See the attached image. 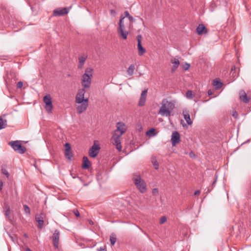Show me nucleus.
I'll use <instances>...</instances> for the list:
<instances>
[{
	"mask_svg": "<svg viewBox=\"0 0 251 251\" xmlns=\"http://www.w3.org/2000/svg\"><path fill=\"white\" fill-rule=\"evenodd\" d=\"M175 108V101L164 99L162 100L158 114L162 116L170 117Z\"/></svg>",
	"mask_w": 251,
	"mask_h": 251,
	"instance_id": "obj_1",
	"label": "nucleus"
},
{
	"mask_svg": "<svg viewBox=\"0 0 251 251\" xmlns=\"http://www.w3.org/2000/svg\"><path fill=\"white\" fill-rule=\"evenodd\" d=\"M125 17H121L117 31L119 37L124 40H126L129 32L128 30H126V28L130 27V23L128 25L125 23Z\"/></svg>",
	"mask_w": 251,
	"mask_h": 251,
	"instance_id": "obj_2",
	"label": "nucleus"
},
{
	"mask_svg": "<svg viewBox=\"0 0 251 251\" xmlns=\"http://www.w3.org/2000/svg\"><path fill=\"white\" fill-rule=\"evenodd\" d=\"M93 76V69L87 68L85 73L82 76L81 84L83 88L89 89L91 84V78Z\"/></svg>",
	"mask_w": 251,
	"mask_h": 251,
	"instance_id": "obj_3",
	"label": "nucleus"
},
{
	"mask_svg": "<svg viewBox=\"0 0 251 251\" xmlns=\"http://www.w3.org/2000/svg\"><path fill=\"white\" fill-rule=\"evenodd\" d=\"M133 181L138 190L141 193H144L147 190V185L145 181L141 179L140 175H134Z\"/></svg>",
	"mask_w": 251,
	"mask_h": 251,
	"instance_id": "obj_4",
	"label": "nucleus"
},
{
	"mask_svg": "<svg viewBox=\"0 0 251 251\" xmlns=\"http://www.w3.org/2000/svg\"><path fill=\"white\" fill-rule=\"evenodd\" d=\"M9 145L16 151L20 153H24L26 151V148L22 146L19 141H11L9 142Z\"/></svg>",
	"mask_w": 251,
	"mask_h": 251,
	"instance_id": "obj_5",
	"label": "nucleus"
},
{
	"mask_svg": "<svg viewBox=\"0 0 251 251\" xmlns=\"http://www.w3.org/2000/svg\"><path fill=\"white\" fill-rule=\"evenodd\" d=\"M43 101L45 103V108L46 111L50 113L52 112L53 105L52 104L51 98L50 95H47L43 98Z\"/></svg>",
	"mask_w": 251,
	"mask_h": 251,
	"instance_id": "obj_6",
	"label": "nucleus"
},
{
	"mask_svg": "<svg viewBox=\"0 0 251 251\" xmlns=\"http://www.w3.org/2000/svg\"><path fill=\"white\" fill-rule=\"evenodd\" d=\"M122 136H120L117 133H115L112 137V143L114 145L116 146V148L118 151H121L122 149V146L121 143L120 137Z\"/></svg>",
	"mask_w": 251,
	"mask_h": 251,
	"instance_id": "obj_7",
	"label": "nucleus"
},
{
	"mask_svg": "<svg viewBox=\"0 0 251 251\" xmlns=\"http://www.w3.org/2000/svg\"><path fill=\"white\" fill-rule=\"evenodd\" d=\"M86 88H83L78 90L76 97H75V102L77 103H80L83 101L85 100L84 99V95L86 92Z\"/></svg>",
	"mask_w": 251,
	"mask_h": 251,
	"instance_id": "obj_8",
	"label": "nucleus"
},
{
	"mask_svg": "<svg viewBox=\"0 0 251 251\" xmlns=\"http://www.w3.org/2000/svg\"><path fill=\"white\" fill-rule=\"evenodd\" d=\"M136 39L138 42L137 49L138 54L140 56H142L146 52V50L142 47V36L141 35H138L136 37Z\"/></svg>",
	"mask_w": 251,
	"mask_h": 251,
	"instance_id": "obj_9",
	"label": "nucleus"
},
{
	"mask_svg": "<svg viewBox=\"0 0 251 251\" xmlns=\"http://www.w3.org/2000/svg\"><path fill=\"white\" fill-rule=\"evenodd\" d=\"M46 217V215L44 213L40 214H37L35 216L36 221L38 223V227L39 229H42L43 227L44 220Z\"/></svg>",
	"mask_w": 251,
	"mask_h": 251,
	"instance_id": "obj_10",
	"label": "nucleus"
},
{
	"mask_svg": "<svg viewBox=\"0 0 251 251\" xmlns=\"http://www.w3.org/2000/svg\"><path fill=\"white\" fill-rule=\"evenodd\" d=\"M89 100L88 98L85 99V100L81 102L79 105L77 106L76 109L79 114H81L85 111L88 106Z\"/></svg>",
	"mask_w": 251,
	"mask_h": 251,
	"instance_id": "obj_11",
	"label": "nucleus"
},
{
	"mask_svg": "<svg viewBox=\"0 0 251 251\" xmlns=\"http://www.w3.org/2000/svg\"><path fill=\"white\" fill-rule=\"evenodd\" d=\"M172 145L173 147L176 146V144L180 141V134L177 131L173 132L171 137Z\"/></svg>",
	"mask_w": 251,
	"mask_h": 251,
	"instance_id": "obj_12",
	"label": "nucleus"
},
{
	"mask_svg": "<svg viewBox=\"0 0 251 251\" xmlns=\"http://www.w3.org/2000/svg\"><path fill=\"white\" fill-rule=\"evenodd\" d=\"M68 12L69 9L66 7L62 8H58L53 10V14L55 16H60L66 15Z\"/></svg>",
	"mask_w": 251,
	"mask_h": 251,
	"instance_id": "obj_13",
	"label": "nucleus"
},
{
	"mask_svg": "<svg viewBox=\"0 0 251 251\" xmlns=\"http://www.w3.org/2000/svg\"><path fill=\"white\" fill-rule=\"evenodd\" d=\"M60 238V232L58 230L56 229L52 236V240L53 242V246L55 249H57L59 247V241Z\"/></svg>",
	"mask_w": 251,
	"mask_h": 251,
	"instance_id": "obj_14",
	"label": "nucleus"
},
{
	"mask_svg": "<svg viewBox=\"0 0 251 251\" xmlns=\"http://www.w3.org/2000/svg\"><path fill=\"white\" fill-rule=\"evenodd\" d=\"M126 130L125 124L122 122H118L117 124V129L115 133H118L120 136H122Z\"/></svg>",
	"mask_w": 251,
	"mask_h": 251,
	"instance_id": "obj_15",
	"label": "nucleus"
},
{
	"mask_svg": "<svg viewBox=\"0 0 251 251\" xmlns=\"http://www.w3.org/2000/svg\"><path fill=\"white\" fill-rule=\"evenodd\" d=\"M100 147L99 146L94 145L91 147L89 151V155L91 157H95L99 153V151Z\"/></svg>",
	"mask_w": 251,
	"mask_h": 251,
	"instance_id": "obj_16",
	"label": "nucleus"
},
{
	"mask_svg": "<svg viewBox=\"0 0 251 251\" xmlns=\"http://www.w3.org/2000/svg\"><path fill=\"white\" fill-rule=\"evenodd\" d=\"M239 99L242 102L247 103L250 101L251 98L247 96L244 90H241L239 92Z\"/></svg>",
	"mask_w": 251,
	"mask_h": 251,
	"instance_id": "obj_17",
	"label": "nucleus"
},
{
	"mask_svg": "<svg viewBox=\"0 0 251 251\" xmlns=\"http://www.w3.org/2000/svg\"><path fill=\"white\" fill-rule=\"evenodd\" d=\"M147 93L148 89H145L144 91H142L138 102L139 106H142L145 105L146 100Z\"/></svg>",
	"mask_w": 251,
	"mask_h": 251,
	"instance_id": "obj_18",
	"label": "nucleus"
},
{
	"mask_svg": "<svg viewBox=\"0 0 251 251\" xmlns=\"http://www.w3.org/2000/svg\"><path fill=\"white\" fill-rule=\"evenodd\" d=\"M196 31L198 35H201L202 34H206L208 32L207 29L202 24H200L196 28Z\"/></svg>",
	"mask_w": 251,
	"mask_h": 251,
	"instance_id": "obj_19",
	"label": "nucleus"
},
{
	"mask_svg": "<svg viewBox=\"0 0 251 251\" xmlns=\"http://www.w3.org/2000/svg\"><path fill=\"white\" fill-rule=\"evenodd\" d=\"M91 163L87 156H83L82 158V168L83 169H88L91 167Z\"/></svg>",
	"mask_w": 251,
	"mask_h": 251,
	"instance_id": "obj_20",
	"label": "nucleus"
},
{
	"mask_svg": "<svg viewBox=\"0 0 251 251\" xmlns=\"http://www.w3.org/2000/svg\"><path fill=\"white\" fill-rule=\"evenodd\" d=\"M171 62L173 64V66L171 69V72L172 73H174L175 71H176L177 68L179 65L180 62L178 59H176V58H174L171 59Z\"/></svg>",
	"mask_w": 251,
	"mask_h": 251,
	"instance_id": "obj_21",
	"label": "nucleus"
},
{
	"mask_svg": "<svg viewBox=\"0 0 251 251\" xmlns=\"http://www.w3.org/2000/svg\"><path fill=\"white\" fill-rule=\"evenodd\" d=\"M87 58V56L85 54H83L78 57L79 63L78 65V68L79 69H81L82 68Z\"/></svg>",
	"mask_w": 251,
	"mask_h": 251,
	"instance_id": "obj_22",
	"label": "nucleus"
},
{
	"mask_svg": "<svg viewBox=\"0 0 251 251\" xmlns=\"http://www.w3.org/2000/svg\"><path fill=\"white\" fill-rule=\"evenodd\" d=\"M183 115L184 116V118L185 120L186 123L188 125H191L192 124V122L190 119V115L188 111L183 110Z\"/></svg>",
	"mask_w": 251,
	"mask_h": 251,
	"instance_id": "obj_23",
	"label": "nucleus"
},
{
	"mask_svg": "<svg viewBox=\"0 0 251 251\" xmlns=\"http://www.w3.org/2000/svg\"><path fill=\"white\" fill-rule=\"evenodd\" d=\"M4 215L9 220L11 221V217L10 216V208L9 206L8 205H5L4 206Z\"/></svg>",
	"mask_w": 251,
	"mask_h": 251,
	"instance_id": "obj_24",
	"label": "nucleus"
},
{
	"mask_svg": "<svg viewBox=\"0 0 251 251\" xmlns=\"http://www.w3.org/2000/svg\"><path fill=\"white\" fill-rule=\"evenodd\" d=\"M213 85L215 87L216 89H219L222 87L223 83L218 80L215 79L213 80Z\"/></svg>",
	"mask_w": 251,
	"mask_h": 251,
	"instance_id": "obj_25",
	"label": "nucleus"
},
{
	"mask_svg": "<svg viewBox=\"0 0 251 251\" xmlns=\"http://www.w3.org/2000/svg\"><path fill=\"white\" fill-rule=\"evenodd\" d=\"M135 70V66L133 64H131L128 70H127V73L129 76H132L133 75L134 71Z\"/></svg>",
	"mask_w": 251,
	"mask_h": 251,
	"instance_id": "obj_26",
	"label": "nucleus"
},
{
	"mask_svg": "<svg viewBox=\"0 0 251 251\" xmlns=\"http://www.w3.org/2000/svg\"><path fill=\"white\" fill-rule=\"evenodd\" d=\"M156 133L155 132V129L154 128H151L146 132V135L150 136H153L155 135Z\"/></svg>",
	"mask_w": 251,
	"mask_h": 251,
	"instance_id": "obj_27",
	"label": "nucleus"
},
{
	"mask_svg": "<svg viewBox=\"0 0 251 251\" xmlns=\"http://www.w3.org/2000/svg\"><path fill=\"white\" fill-rule=\"evenodd\" d=\"M116 241H117V238L116 237V235L114 233L111 234L110 236V241L111 244L112 246H113L116 242Z\"/></svg>",
	"mask_w": 251,
	"mask_h": 251,
	"instance_id": "obj_28",
	"label": "nucleus"
},
{
	"mask_svg": "<svg viewBox=\"0 0 251 251\" xmlns=\"http://www.w3.org/2000/svg\"><path fill=\"white\" fill-rule=\"evenodd\" d=\"M186 97L189 99H191L194 97L193 92L191 90H189L186 92Z\"/></svg>",
	"mask_w": 251,
	"mask_h": 251,
	"instance_id": "obj_29",
	"label": "nucleus"
},
{
	"mask_svg": "<svg viewBox=\"0 0 251 251\" xmlns=\"http://www.w3.org/2000/svg\"><path fill=\"white\" fill-rule=\"evenodd\" d=\"M24 208L25 213L28 215H30V209L26 204L24 205Z\"/></svg>",
	"mask_w": 251,
	"mask_h": 251,
	"instance_id": "obj_30",
	"label": "nucleus"
},
{
	"mask_svg": "<svg viewBox=\"0 0 251 251\" xmlns=\"http://www.w3.org/2000/svg\"><path fill=\"white\" fill-rule=\"evenodd\" d=\"M125 17H127L130 22H131L133 20V18L132 16L129 15V13L127 11H126L125 12Z\"/></svg>",
	"mask_w": 251,
	"mask_h": 251,
	"instance_id": "obj_31",
	"label": "nucleus"
},
{
	"mask_svg": "<svg viewBox=\"0 0 251 251\" xmlns=\"http://www.w3.org/2000/svg\"><path fill=\"white\" fill-rule=\"evenodd\" d=\"M152 162L153 163V165L154 166V167L155 169H158L159 167V164L157 163V160L155 159H153L152 160Z\"/></svg>",
	"mask_w": 251,
	"mask_h": 251,
	"instance_id": "obj_32",
	"label": "nucleus"
},
{
	"mask_svg": "<svg viewBox=\"0 0 251 251\" xmlns=\"http://www.w3.org/2000/svg\"><path fill=\"white\" fill-rule=\"evenodd\" d=\"M1 172L7 178L9 176V174L8 172V171L5 169L2 168L1 169Z\"/></svg>",
	"mask_w": 251,
	"mask_h": 251,
	"instance_id": "obj_33",
	"label": "nucleus"
},
{
	"mask_svg": "<svg viewBox=\"0 0 251 251\" xmlns=\"http://www.w3.org/2000/svg\"><path fill=\"white\" fill-rule=\"evenodd\" d=\"M167 221V218L166 216H162L160 219L159 223L160 224H163L165 223Z\"/></svg>",
	"mask_w": 251,
	"mask_h": 251,
	"instance_id": "obj_34",
	"label": "nucleus"
},
{
	"mask_svg": "<svg viewBox=\"0 0 251 251\" xmlns=\"http://www.w3.org/2000/svg\"><path fill=\"white\" fill-rule=\"evenodd\" d=\"M3 119L0 116V129L4 128Z\"/></svg>",
	"mask_w": 251,
	"mask_h": 251,
	"instance_id": "obj_35",
	"label": "nucleus"
},
{
	"mask_svg": "<svg viewBox=\"0 0 251 251\" xmlns=\"http://www.w3.org/2000/svg\"><path fill=\"white\" fill-rule=\"evenodd\" d=\"M65 151H70L71 150V146L70 145L69 143H66L65 144Z\"/></svg>",
	"mask_w": 251,
	"mask_h": 251,
	"instance_id": "obj_36",
	"label": "nucleus"
},
{
	"mask_svg": "<svg viewBox=\"0 0 251 251\" xmlns=\"http://www.w3.org/2000/svg\"><path fill=\"white\" fill-rule=\"evenodd\" d=\"M65 155L69 159H71V157H72V154H71V150L70 151H65Z\"/></svg>",
	"mask_w": 251,
	"mask_h": 251,
	"instance_id": "obj_37",
	"label": "nucleus"
},
{
	"mask_svg": "<svg viewBox=\"0 0 251 251\" xmlns=\"http://www.w3.org/2000/svg\"><path fill=\"white\" fill-rule=\"evenodd\" d=\"M152 194L154 196H156L158 194V190L157 188H153L152 190Z\"/></svg>",
	"mask_w": 251,
	"mask_h": 251,
	"instance_id": "obj_38",
	"label": "nucleus"
},
{
	"mask_svg": "<svg viewBox=\"0 0 251 251\" xmlns=\"http://www.w3.org/2000/svg\"><path fill=\"white\" fill-rule=\"evenodd\" d=\"M73 212H74V214L75 215V216L76 217H79V215H80V213H79V212L78 211V210L76 209H74L73 210Z\"/></svg>",
	"mask_w": 251,
	"mask_h": 251,
	"instance_id": "obj_39",
	"label": "nucleus"
},
{
	"mask_svg": "<svg viewBox=\"0 0 251 251\" xmlns=\"http://www.w3.org/2000/svg\"><path fill=\"white\" fill-rule=\"evenodd\" d=\"M23 85V83L22 81H19L18 82L17 84V88H22V86Z\"/></svg>",
	"mask_w": 251,
	"mask_h": 251,
	"instance_id": "obj_40",
	"label": "nucleus"
},
{
	"mask_svg": "<svg viewBox=\"0 0 251 251\" xmlns=\"http://www.w3.org/2000/svg\"><path fill=\"white\" fill-rule=\"evenodd\" d=\"M233 117H234L235 118H237L238 116V113L236 111H234L232 114Z\"/></svg>",
	"mask_w": 251,
	"mask_h": 251,
	"instance_id": "obj_41",
	"label": "nucleus"
},
{
	"mask_svg": "<svg viewBox=\"0 0 251 251\" xmlns=\"http://www.w3.org/2000/svg\"><path fill=\"white\" fill-rule=\"evenodd\" d=\"M186 66L184 67V70H187L189 69V68H190V64H188V63H186Z\"/></svg>",
	"mask_w": 251,
	"mask_h": 251,
	"instance_id": "obj_42",
	"label": "nucleus"
},
{
	"mask_svg": "<svg viewBox=\"0 0 251 251\" xmlns=\"http://www.w3.org/2000/svg\"><path fill=\"white\" fill-rule=\"evenodd\" d=\"M3 181L2 180H0V191H1L2 189V187H3Z\"/></svg>",
	"mask_w": 251,
	"mask_h": 251,
	"instance_id": "obj_43",
	"label": "nucleus"
},
{
	"mask_svg": "<svg viewBox=\"0 0 251 251\" xmlns=\"http://www.w3.org/2000/svg\"><path fill=\"white\" fill-rule=\"evenodd\" d=\"M200 194V190H197L194 193V195H198Z\"/></svg>",
	"mask_w": 251,
	"mask_h": 251,
	"instance_id": "obj_44",
	"label": "nucleus"
},
{
	"mask_svg": "<svg viewBox=\"0 0 251 251\" xmlns=\"http://www.w3.org/2000/svg\"><path fill=\"white\" fill-rule=\"evenodd\" d=\"M208 95H209V96L212 95L213 94V92H212V90H208Z\"/></svg>",
	"mask_w": 251,
	"mask_h": 251,
	"instance_id": "obj_45",
	"label": "nucleus"
},
{
	"mask_svg": "<svg viewBox=\"0 0 251 251\" xmlns=\"http://www.w3.org/2000/svg\"><path fill=\"white\" fill-rule=\"evenodd\" d=\"M104 250H105V249L102 247H100V248L98 249V251H104Z\"/></svg>",
	"mask_w": 251,
	"mask_h": 251,
	"instance_id": "obj_46",
	"label": "nucleus"
},
{
	"mask_svg": "<svg viewBox=\"0 0 251 251\" xmlns=\"http://www.w3.org/2000/svg\"><path fill=\"white\" fill-rule=\"evenodd\" d=\"M15 194H16V196H17L18 195V191H17L16 187H15Z\"/></svg>",
	"mask_w": 251,
	"mask_h": 251,
	"instance_id": "obj_47",
	"label": "nucleus"
},
{
	"mask_svg": "<svg viewBox=\"0 0 251 251\" xmlns=\"http://www.w3.org/2000/svg\"><path fill=\"white\" fill-rule=\"evenodd\" d=\"M25 251H31V250L28 248H26Z\"/></svg>",
	"mask_w": 251,
	"mask_h": 251,
	"instance_id": "obj_48",
	"label": "nucleus"
},
{
	"mask_svg": "<svg viewBox=\"0 0 251 251\" xmlns=\"http://www.w3.org/2000/svg\"><path fill=\"white\" fill-rule=\"evenodd\" d=\"M89 223H90V224H92V225H93V221H92V220H90V221H89Z\"/></svg>",
	"mask_w": 251,
	"mask_h": 251,
	"instance_id": "obj_49",
	"label": "nucleus"
},
{
	"mask_svg": "<svg viewBox=\"0 0 251 251\" xmlns=\"http://www.w3.org/2000/svg\"><path fill=\"white\" fill-rule=\"evenodd\" d=\"M67 75H68V76H71V75H70V74H68Z\"/></svg>",
	"mask_w": 251,
	"mask_h": 251,
	"instance_id": "obj_50",
	"label": "nucleus"
}]
</instances>
